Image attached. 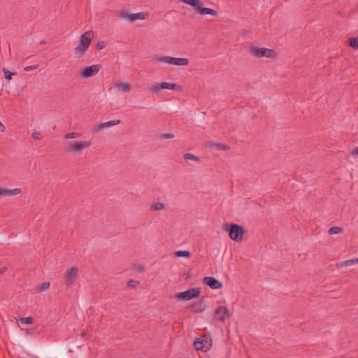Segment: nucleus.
Listing matches in <instances>:
<instances>
[{
  "mask_svg": "<svg viewBox=\"0 0 358 358\" xmlns=\"http://www.w3.org/2000/svg\"><path fill=\"white\" fill-rule=\"evenodd\" d=\"M203 282L211 289H217L222 287V283L213 277H206L203 278Z\"/></svg>",
  "mask_w": 358,
  "mask_h": 358,
  "instance_id": "12",
  "label": "nucleus"
},
{
  "mask_svg": "<svg viewBox=\"0 0 358 358\" xmlns=\"http://www.w3.org/2000/svg\"><path fill=\"white\" fill-rule=\"evenodd\" d=\"M348 44L350 46L355 49H358V37L357 38H350L348 40Z\"/></svg>",
  "mask_w": 358,
  "mask_h": 358,
  "instance_id": "27",
  "label": "nucleus"
},
{
  "mask_svg": "<svg viewBox=\"0 0 358 358\" xmlns=\"http://www.w3.org/2000/svg\"><path fill=\"white\" fill-rule=\"evenodd\" d=\"M193 345L196 350H201L204 348L203 341L197 339L194 342Z\"/></svg>",
  "mask_w": 358,
  "mask_h": 358,
  "instance_id": "26",
  "label": "nucleus"
},
{
  "mask_svg": "<svg viewBox=\"0 0 358 358\" xmlns=\"http://www.w3.org/2000/svg\"><path fill=\"white\" fill-rule=\"evenodd\" d=\"M50 287V282H44L38 285V289L39 292H43L45 290H47Z\"/></svg>",
  "mask_w": 358,
  "mask_h": 358,
  "instance_id": "30",
  "label": "nucleus"
},
{
  "mask_svg": "<svg viewBox=\"0 0 358 358\" xmlns=\"http://www.w3.org/2000/svg\"><path fill=\"white\" fill-rule=\"evenodd\" d=\"M31 138L34 140H41L43 136L39 131H34L31 134Z\"/></svg>",
  "mask_w": 358,
  "mask_h": 358,
  "instance_id": "32",
  "label": "nucleus"
},
{
  "mask_svg": "<svg viewBox=\"0 0 358 358\" xmlns=\"http://www.w3.org/2000/svg\"><path fill=\"white\" fill-rule=\"evenodd\" d=\"M229 317V309L226 306H220L215 310L213 318L215 320L224 322Z\"/></svg>",
  "mask_w": 358,
  "mask_h": 358,
  "instance_id": "10",
  "label": "nucleus"
},
{
  "mask_svg": "<svg viewBox=\"0 0 358 358\" xmlns=\"http://www.w3.org/2000/svg\"><path fill=\"white\" fill-rule=\"evenodd\" d=\"M106 47V43L104 41H99V43H97L96 44V48L98 50H102L104 48Z\"/></svg>",
  "mask_w": 358,
  "mask_h": 358,
  "instance_id": "34",
  "label": "nucleus"
},
{
  "mask_svg": "<svg viewBox=\"0 0 358 358\" xmlns=\"http://www.w3.org/2000/svg\"><path fill=\"white\" fill-rule=\"evenodd\" d=\"M357 264H358V259L355 258V259H348L346 261L338 262L336 264V267L338 268H343V267L350 266L352 265H355Z\"/></svg>",
  "mask_w": 358,
  "mask_h": 358,
  "instance_id": "18",
  "label": "nucleus"
},
{
  "mask_svg": "<svg viewBox=\"0 0 358 358\" xmlns=\"http://www.w3.org/2000/svg\"><path fill=\"white\" fill-rule=\"evenodd\" d=\"M22 192L20 188L8 189L4 186H0V198L1 197H13Z\"/></svg>",
  "mask_w": 358,
  "mask_h": 358,
  "instance_id": "11",
  "label": "nucleus"
},
{
  "mask_svg": "<svg viewBox=\"0 0 358 358\" xmlns=\"http://www.w3.org/2000/svg\"><path fill=\"white\" fill-rule=\"evenodd\" d=\"M121 122L120 120H113L106 122L100 123L95 126V129L98 131H102L105 128L117 125Z\"/></svg>",
  "mask_w": 358,
  "mask_h": 358,
  "instance_id": "14",
  "label": "nucleus"
},
{
  "mask_svg": "<svg viewBox=\"0 0 358 358\" xmlns=\"http://www.w3.org/2000/svg\"><path fill=\"white\" fill-rule=\"evenodd\" d=\"M115 87L117 90V91L122 92H129L131 90V85L127 82H122V83H117L115 85Z\"/></svg>",
  "mask_w": 358,
  "mask_h": 358,
  "instance_id": "16",
  "label": "nucleus"
},
{
  "mask_svg": "<svg viewBox=\"0 0 358 358\" xmlns=\"http://www.w3.org/2000/svg\"><path fill=\"white\" fill-rule=\"evenodd\" d=\"M161 86V83L155 82L151 85L150 87V92L152 94H157L163 90L162 87Z\"/></svg>",
  "mask_w": 358,
  "mask_h": 358,
  "instance_id": "19",
  "label": "nucleus"
},
{
  "mask_svg": "<svg viewBox=\"0 0 358 358\" xmlns=\"http://www.w3.org/2000/svg\"><path fill=\"white\" fill-rule=\"evenodd\" d=\"M243 228L236 224L231 225L229 230L230 238L236 242H241L243 236Z\"/></svg>",
  "mask_w": 358,
  "mask_h": 358,
  "instance_id": "7",
  "label": "nucleus"
},
{
  "mask_svg": "<svg viewBox=\"0 0 358 358\" xmlns=\"http://www.w3.org/2000/svg\"><path fill=\"white\" fill-rule=\"evenodd\" d=\"M78 273V268L72 266L66 269L64 273V282L67 286L72 285L76 280Z\"/></svg>",
  "mask_w": 358,
  "mask_h": 358,
  "instance_id": "9",
  "label": "nucleus"
},
{
  "mask_svg": "<svg viewBox=\"0 0 358 358\" xmlns=\"http://www.w3.org/2000/svg\"><path fill=\"white\" fill-rule=\"evenodd\" d=\"M101 69L99 64H93L84 67L80 71V77L83 79H87L95 76Z\"/></svg>",
  "mask_w": 358,
  "mask_h": 358,
  "instance_id": "6",
  "label": "nucleus"
},
{
  "mask_svg": "<svg viewBox=\"0 0 358 358\" xmlns=\"http://www.w3.org/2000/svg\"><path fill=\"white\" fill-rule=\"evenodd\" d=\"M91 145V141H70L66 143V149L73 155H80Z\"/></svg>",
  "mask_w": 358,
  "mask_h": 358,
  "instance_id": "2",
  "label": "nucleus"
},
{
  "mask_svg": "<svg viewBox=\"0 0 358 358\" xmlns=\"http://www.w3.org/2000/svg\"><path fill=\"white\" fill-rule=\"evenodd\" d=\"M80 133L78 132H69L64 134V139H73L76 138H79L80 136Z\"/></svg>",
  "mask_w": 358,
  "mask_h": 358,
  "instance_id": "23",
  "label": "nucleus"
},
{
  "mask_svg": "<svg viewBox=\"0 0 358 358\" xmlns=\"http://www.w3.org/2000/svg\"><path fill=\"white\" fill-rule=\"evenodd\" d=\"M190 307L194 313H201L205 310L206 306L204 301L203 299H200L192 303Z\"/></svg>",
  "mask_w": 358,
  "mask_h": 358,
  "instance_id": "13",
  "label": "nucleus"
},
{
  "mask_svg": "<svg viewBox=\"0 0 358 358\" xmlns=\"http://www.w3.org/2000/svg\"><path fill=\"white\" fill-rule=\"evenodd\" d=\"M38 68V65H33V66H27L26 67L24 68V70L25 71H32V70H36Z\"/></svg>",
  "mask_w": 358,
  "mask_h": 358,
  "instance_id": "33",
  "label": "nucleus"
},
{
  "mask_svg": "<svg viewBox=\"0 0 358 358\" xmlns=\"http://www.w3.org/2000/svg\"><path fill=\"white\" fill-rule=\"evenodd\" d=\"M184 158L186 160H192V161H194V162H196L197 163L200 162V159L197 156H196V155H193L192 153H186V154H185L184 155Z\"/></svg>",
  "mask_w": 358,
  "mask_h": 358,
  "instance_id": "24",
  "label": "nucleus"
},
{
  "mask_svg": "<svg viewBox=\"0 0 358 358\" xmlns=\"http://www.w3.org/2000/svg\"><path fill=\"white\" fill-rule=\"evenodd\" d=\"M201 294L199 288H192L185 292H179L176 295V297L180 300L189 301L195 297H198Z\"/></svg>",
  "mask_w": 358,
  "mask_h": 358,
  "instance_id": "8",
  "label": "nucleus"
},
{
  "mask_svg": "<svg viewBox=\"0 0 358 358\" xmlns=\"http://www.w3.org/2000/svg\"><path fill=\"white\" fill-rule=\"evenodd\" d=\"M3 72L4 73V78L6 79H7V80H11L12 79V76L16 74L15 72H13V73L10 72L9 70H8L6 68L3 69Z\"/></svg>",
  "mask_w": 358,
  "mask_h": 358,
  "instance_id": "29",
  "label": "nucleus"
},
{
  "mask_svg": "<svg viewBox=\"0 0 358 358\" xmlns=\"http://www.w3.org/2000/svg\"><path fill=\"white\" fill-rule=\"evenodd\" d=\"M342 228L339 227H333L328 231L329 234H338L342 232Z\"/></svg>",
  "mask_w": 358,
  "mask_h": 358,
  "instance_id": "28",
  "label": "nucleus"
},
{
  "mask_svg": "<svg viewBox=\"0 0 358 358\" xmlns=\"http://www.w3.org/2000/svg\"><path fill=\"white\" fill-rule=\"evenodd\" d=\"M352 155L356 156L358 155V146L356 147L351 152Z\"/></svg>",
  "mask_w": 358,
  "mask_h": 358,
  "instance_id": "36",
  "label": "nucleus"
},
{
  "mask_svg": "<svg viewBox=\"0 0 358 358\" xmlns=\"http://www.w3.org/2000/svg\"><path fill=\"white\" fill-rule=\"evenodd\" d=\"M165 208V205L162 202L152 203L150 205V210L152 211H159Z\"/></svg>",
  "mask_w": 358,
  "mask_h": 358,
  "instance_id": "20",
  "label": "nucleus"
},
{
  "mask_svg": "<svg viewBox=\"0 0 358 358\" xmlns=\"http://www.w3.org/2000/svg\"><path fill=\"white\" fill-rule=\"evenodd\" d=\"M117 13H118V16L121 19H123V20H127V21L129 22L130 14H129V13H128V11L127 10L122 9V10H119L117 12Z\"/></svg>",
  "mask_w": 358,
  "mask_h": 358,
  "instance_id": "21",
  "label": "nucleus"
},
{
  "mask_svg": "<svg viewBox=\"0 0 358 358\" xmlns=\"http://www.w3.org/2000/svg\"><path fill=\"white\" fill-rule=\"evenodd\" d=\"M249 52L252 57L256 58L266 57L274 59L277 57V53L274 50L257 46H251Z\"/></svg>",
  "mask_w": 358,
  "mask_h": 358,
  "instance_id": "3",
  "label": "nucleus"
},
{
  "mask_svg": "<svg viewBox=\"0 0 358 358\" xmlns=\"http://www.w3.org/2000/svg\"><path fill=\"white\" fill-rule=\"evenodd\" d=\"M212 148L217 150H227L229 149V147L223 143H214L212 145Z\"/></svg>",
  "mask_w": 358,
  "mask_h": 358,
  "instance_id": "22",
  "label": "nucleus"
},
{
  "mask_svg": "<svg viewBox=\"0 0 358 358\" xmlns=\"http://www.w3.org/2000/svg\"><path fill=\"white\" fill-rule=\"evenodd\" d=\"M157 61L159 63H165L169 65L187 66L189 64L187 58H178L171 56H157Z\"/></svg>",
  "mask_w": 358,
  "mask_h": 358,
  "instance_id": "5",
  "label": "nucleus"
},
{
  "mask_svg": "<svg viewBox=\"0 0 358 358\" xmlns=\"http://www.w3.org/2000/svg\"><path fill=\"white\" fill-rule=\"evenodd\" d=\"M6 129L5 126L3 124V123L0 121V131L3 132Z\"/></svg>",
  "mask_w": 358,
  "mask_h": 358,
  "instance_id": "37",
  "label": "nucleus"
},
{
  "mask_svg": "<svg viewBox=\"0 0 358 358\" xmlns=\"http://www.w3.org/2000/svg\"><path fill=\"white\" fill-rule=\"evenodd\" d=\"M166 136H167L168 138H173V134H167V135H166Z\"/></svg>",
  "mask_w": 358,
  "mask_h": 358,
  "instance_id": "38",
  "label": "nucleus"
},
{
  "mask_svg": "<svg viewBox=\"0 0 358 358\" xmlns=\"http://www.w3.org/2000/svg\"><path fill=\"white\" fill-rule=\"evenodd\" d=\"M136 283H137V282H136L134 280H130L128 282V286L134 287L136 286Z\"/></svg>",
  "mask_w": 358,
  "mask_h": 358,
  "instance_id": "35",
  "label": "nucleus"
},
{
  "mask_svg": "<svg viewBox=\"0 0 358 358\" xmlns=\"http://www.w3.org/2000/svg\"><path fill=\"white\" fill-rule=\"evenodd\" d=\"M5 270H6V268H0V273H3L5 271Z\"/></svg>",
  "mask_w": 358,
  "mask_h": 358,
  "instance_id": "39",
  "label": "nucleus"
},
{
  "mask_svg": "<svg viewBox=\"0 0 358 358\" xmlns=\"http://www.w3.org/2000/svg\"><path fill=\"white\" fill-rule=\"evenodd\" d=\"M162 86L163 90H178L180 91L182 90V87L180 85H177L174 83H168V82H162Z\"/></svg>",
  "mask_w": 358,
  "mask_h": 358,
  "instance_id": "17",
  "label": "nucleus"
},
{
  "mask_svg": "<svg viewBox=\"0 0 358 358\" xmlns=\"http://www.w3.org/2000/svg\"><path fill=\"white\" fill-rule=\"evenodd\" d=\"M149 15L147 13H132L129 15V22H132L137 20H145L148 17Z\"/></svg>",
  "mask_w": 358,
  "mask_h": 358,
  "instance_id": "15",
  "label": "nucleus"
},
{
  "mask_svg": "<svg viewBox=\"0 0 358 358\" xmlns=\"http://www.w3.org/2000/svg\"><path fill=\"white\" fill-rule=\"evenodd\" d=\"M20 321L22 324H30L33 322V318L31 317H21Z\"/></svg>",
  "mask_w": 358,
  "mask_h": 358,
  "instance_id": "31",
  "label": "nucleus"
},
{
  "mask_svg": "<svg viewBox=\"0 0 358 358\" xmlns=\"http://www.w3.org/2000/svg\"><path fill=\"white\" fill-rule=\"evenodd\" d=\"M93 37L94 33L92 31H87L80 36L78 43L74 50V54L76 57L80 58L84 55L90 45Z\"/></svg>",
  "mask_w": 358,
  "mask_h": 358,
  "instance_id": "1",
  "label": "nucleus"
},
{
  "mask_svg": "<svg viewBox=\"0 0 358 358\" xmlns=\"http://www.w3.org/2000/svg\"><path fill=\"white\" fill-rule=\"evenodd\" d=\"M180 1L195 8L201 15H211L213 16H217L218 15L215 10L204 8L203 3L200 0H180Z\"/></svg>",
  "mask_w": 358,
  "mask_h": 358,
  "instance_id": "4",
  "label": "nucleus"
},
{
  "mask_svg": "<svg viewBox=\"0 0 358 358\" xmlns=\"http://www.w3.org/2000/svg\"><path fill=\"white\" fill-rule=\"evenodd\" d=\"M175 255L176 257H184L189 258L191 257V253L187 250H178L176 252Z\"/></svg>",
  "mask_w": 358,
  "mask_h": 358,
  "instance_id": "25",
  "label": "nucleus"
}]
</instances>
